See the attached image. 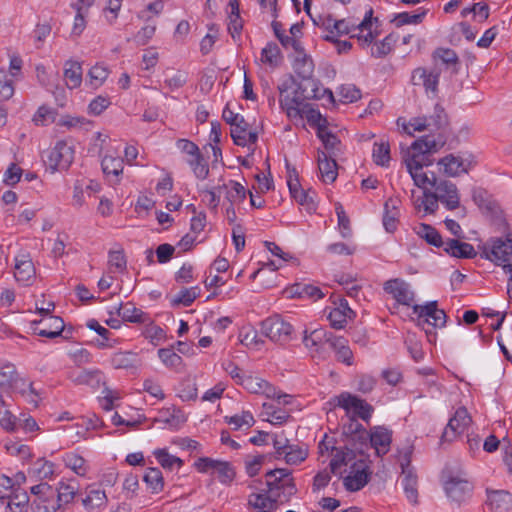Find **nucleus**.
I'll return each instance as SVG.
<instances>
[{
  "mask_svg": "<svg viewBox=\"0 0 512 512\" xmlns=\"http://www.w3.org/2000/svg\"><path fill=\"white\" fill-rule=\"evenodd\" d=\"M446 143V137L440 133L438 136L425 135L415 140L411 146L402 152V159L408 172L413 169H423L433 164L432 155L438 152Z\"/></svg>",
  "mask_w": 512,
  "mask_h": 512,
  "instance_id": "1",
  "label": "nucleus"
},
{
  "mask_svg": "<svg viewBox=\"0 0 512 512\" xmlns=\"http://www.w3.org/2000/svg\"><path fill=\"white\" fill-rule=\"evenodd\" d=\"M294 87L301 96L303 102L311 99L319 100L325 96L328 97V100L331 103L334 102L332 91L330 89L323 88L321 83L317 79L313 78V76L301 79V81L298 82L293 75H290L278 86V89L280 94H284Z\"/></svg>",
  "mask_w": 512,
  "mask_h": 512,
  "instance_id": "2",
  "label": "nucleus"
},
{
  "mask_svg": "<svg viewBox=\"0 0 512 512\" xmlns=\"http://www.w3.org/2000/svg\"><path fill=\"white\" fill-rule=\"evenodd\" d=\"M442 477L444 479V490L451 500L461 503L471 496L473 484L467 479V475L462 469L453 470L446 467L443 470Z\"/></svg>",
  "mask_w": 512,
  "mask_h": 512,
  "instance_id": "3",
  "label": "nucleus"
},
{
  "mask_svg": "<svg viewBox=\"0 0 512 512\" xmlns=\"http://www.w3.org/2000/svg\"><path fill=\"white\" fill-rule=\"evenodd\" d=\"M267 492L280 499V502L289 501L296 494L297 488L291 471L284 468H276L265 474Z\"/></svg>",
  "mask_w": 512,
  "mask_h": 512,
  "instance_id": "4",
  "label": "nucleus"
},
{
  "mask_svg": "<svg viewBox=\"0 0 512 512\" xmlns=\"http://www.w3.org/2000/svg\"><path fill=\"white\" fill-rule=\"evenodd\" d=\"M480 257L494 262L497 265L509 261L512 255V235L507 233L505 238L493 237L485 243L478 245Z\"/></svg>",
  "mask_w": 512,
  "mask_h": 512,
  "instance_id": "5",
  "label": "nucleus"
},
{
  "mask_svg": "<svg viewBox=\"0 0 512 512\" xmlns=\"http://www.w3.org/2000/svg\"><path fill=\"white\" fill-rule=\"evenodd\" d=\"M261 331L271 341L285 344L292 340L293 326L280 315H273L261 322Z\"/></svg>",
  "mask_w": 512,
  "mask_h": 512,
  "instance_id": "6",
  "label": "nucleus"
},
{
  "mask_svg": "<svg viewBox=\"0 0 512 512\" xmlns=\"http://www.w3.org/2000/svg\"><path fill=\"white\" fill-rule=\"evenodd\" d=\"M440 171L448 177H458L467 174L475 165L474 156L470 153L463 155L448 154L437 162Z\"/></svg>",
  "mask_w": 512,
  "mask_h": 512,
  "instance_id": "7",
  "label": "nucleus"
},
{
  "mask_svg": "<svg viewBox=\"0 0 512 512\" xmlns=\"http://www.w3.org/2000/svg\"><path fill=\"white\" fill-rule=\"evenodd\" d=\"M413 313L417 315V325L424 328L425 324L435 328H442L446 325L447 315L443 309L438 308L437 301L427 302L425 305H414Z\"/></svg>",
  "mask_w": 512,
  "mask_h": 512,
  "instance_id": "8",
  "label": "nucleus"
},
{
  "mask_svg": "<svg viewBox=\"0 0 512 512\" xmlns=\"http://www.w3.org/2000/svg\"><path fill=\"white\" fill-rule=\"evenodd\" d=\"M194 466L201 473H208L210 471L216 473L218 480L222 484H230L236 476L235 469L227 461L201 457L195 462Z\"/></svg>",
  "mask_w": 512,
  "mask_h": 512,
  "instance_id": "9",
  "label": "nucleus"
},
{
  "mask_svg": "<svg viewBox=\"0 0 512 512\" xmlns=\"http://www.w3.org/2000/svg\"><path fill=\"white\" fill-rule=\"evenodd\" d=\"M337 405L343 408L347 414L352 412L354 418L358 417L366 422L370 420L374 412L372 405L349 392H342L337 397Z\"/></svg>",
  "mask_w": 512,
  "mask_h": 512,
  "instance_id": "10",
  "label": "nucleus"
},
{
  "mask_svg": "<svg viewBox=\"0 0 512 512\" xmlns=\"http://www.w3.org/2000/svg\"><path fill=\"white\" fill-rule=\"evenodd\" d=\"M74 159V149L64 140L58 141L49 152L46 160L47 167L52 173L67 170Z\"/></svg>",
  "mask_w": 512,
  "mask_h": 512,
  "instance_id": "11",
  "label": "nucleus"
},
{
  "mask_svg": "<svg viewBox=\"0 0 512 512\" xmlns=\"http://www.w3.org/2000/svg\"><path fill=\"white\" fill-rule=\"evenodd\" d=\"M432 187L435 195L440 198V202L448 210H455L460 205V197L457 186L446 179H439L435 173H432Z\"/></svg>",
  "mask_w": 512,
  "mask_h": 512,
  "instance_id": "12",
  "label": "nucleus"
},
{
  "mask_svg": "<svg viewBox=\"0 0 512 512\" xmlns=\"http://www.w3.org/2000/svg\"><path fill=\"white\" fill-rule=\"evenodd\" d=\"M222 118L231 126L230 134L234 144L242 147L246 146V132L249 129L250 124L244 119V117L238 113H234L230 109L229 103H227L223 109Z\"/></svg>",
  "mask_w": 512,
  "mask_h": 512,
  "instance_id": "13",
  "label": "nucleus"
},
{
  "mask_svg": "<svg viewBox=\"0 0 512 512\" xmlns=\"http://www.w3.org/2000/svg\"><path fill=\"white\" fill-rule=\"evenodd\" d=\"M371 471L365 459H359L351 465V472L344 477L343 485L349 492L361 490L370 481Z\"/></svg>",
  "mask_w": 512,
  "mask_h": 512,
  "instance_id": "14",
  "label": "nucleus"
},
{
  "mask_svg": "<svg viewBox=\"0 0 512 512\" xmlns=\"http://www.w3.org/2000/svg\"><path fill=\"white\" fill-rule=\"evenodd\" d=\"M472 199L484 214L491 217L492 219L499 221L500 224L504 227V232L506 231L508 224L502 218V211L496 201L491 198L485 189L481 187L473 188Z\"/></svg>",
  "mask_w": 512,
  "mask_h": 512,
  "instance_id": "15",
  "label": "nucleus"
},
{
  "mask_svg": "<svg viewBox=\"0 0 512 512\" xmlns=\"http://www.w3.org/2000/svg\"><path fill=\"white\" fill-rule=\"evenodd\" d=\"M30 326L34 334L54 339L61 335L65 324L61 317L49 315L46 319L31 321Z\"/></svg>",
  "mask_w": 512,
  "mask_h": 512,
  "instance_id": "16",
  "label": "nucleus"
},
{
  "mask_svg": "<svg viewBox=\"0 0 512 512\" xmlns=\"http://www.w3.org/2000/svg\"><path fill=\"white\" fill-rule=\"evenodd\" d=\"M471 422V417L465 407L458 408L454 416L451 417L446 425L442 436L441 443L451 442L456 436L464 431Z\"/></svg>",
  "mask_w": 512,
  "mask_h": 512,
  "instance_id": "17",
  "label": "nucleus"
},
{
  "mask_svg": "<svg viewBox=\"0 0 512 512\" xmlns=\"http://www.w3.org/2000/svg\"><path fill=\"white\" fill-rule=\"evenodd\" d=\"M392 430L385 426H375L369 431V445L378 457L386 455L392 443Z\"/></svg>",
  "mask_w": 512,
  "mask_h": 512,
  "instance_id": "18",
  "label": "nucleus"
},
{
  "mask_svg": "<svg viewBox=\"0 0 512 512\" xmlns=\"http://www.w3.org/2000/svg\"><path fill=\"white\" fill-rule=\"evenodd\" d=\"M384 291L391 294L402 305L410 306L414 300V292L410 289V285L400 278L386 281Z\"/></svg>",
  "mask_w": 512,
  "mask_h": 512,
  "instance_id": "19",
  "label": "nucleus"
},
{
  "mask_svg": "<svg viewBox=\"0 0 512 512\" xmlns=\"http://www.w3.org/2000/svg\"><path fill=\"white\" fill-rule=\"evenodd\" d=\"M68 378L76 385H86L94 390L104 384V375L98 369L72 370L69 372Z\"/></svg>",
  "mask_w": 512,
  "mask_h": 512,
  "instance_id": "20",
  "label": "nucleus"
},
{
  "mask_svg": "<svg viewBox=\"0 0 512 512\" xmlns=\"http://www.w3.org/2000/svg\"><path fill=\"white\" fill-rule=\"evenodd\" d=\"M372 15L373 9L370 8L366 12L364 19L354 28V31L358 30L359 33L351 35L352 38H357L363 47L369 46L377 37V33L374 34L371 30L373 24ZM374 21L378 22V19L375 18Z\"/></svg>",
  "mask_w": 512,
  "mask_h": 512,
  "instance_id": "21",
  "label": "nucleus"
},
{
  "mask_svg": "<svg viewBox=\"0 0 512 512\" xmlns=\"http://www.w3.org/2000/svg\"><path fill=\"white\" fill-rule=\"evenodd\" d=\"M487 504L492 512H512V494L505 490L487 491Z\"/></svg>",
  "mask_w": 512,
  "mask_h": 512,
  "instance_id": "22",
  "label": "nucleus"
},
{
  "mask_svg": "<svg viewBox=\"0 0 512 512\" xmlns=\"http://www.w3.org/2000/svg\"><path fill=\"white\" fill-rule=\"evenodd\" d=\"M15 261L14 277L16 281L23 286L30 285L31 280L35 277V268L29 255L16 257Z\"/></svg>",
  "mask_w": 512,
  "mask_h": 512,
  "instance_id": "23",
  "label": "nucleus"
},
{
  "mask_svg": "<svg viewBox=\"0 0 512 512\" xmlns=\"http://www.w3.org/2000/svg\"><path fill=\"white\" fill-rule=\"evenodd\" d=\"M318 168L323 182L333 183L336 180L338 165L335 158L320 150H318Z\"/></svg>",
  "mask_w": 512,
  "mask_h": 512,
  "instance_id": "24",
  "label": "nucleus"
},
{
  "mask_svg": "<svg viewBox=\"0 0 512 512\" xmlns=\"http://www.w3.org/2000/svg\"><path fill=\"white\" fill-rule=\"evenodd\" d=\"M443 250L450 256L463 259H472L477 256L473 245L467 242H461L457 239H448L445 241Z\"/></svg>",
  "mask_w": 512,
  "mask_h": 512,
  "instance_id": "25",
  "label": "nucleus"
},
{
  "mask_svg": "<svg viewBox=\"0 0 512 512\" xmlns=\"http://www.w3.org/2000/svg\"><path fill=\"white\" fill-rule=\"evenodd\" d=\"M328 345L335 351L338 361L349 366L353 364V352L348 346L347 339L341 336L330 335Z\"/></svg>",
  "mask_w": 512,
  "mask_h": 512,
  "instance_id": "26",
  "label": "nucleus"
},
{
  "mask_svg": "<svg viewBox=\"0 0 512 512\" xmlns=\"http://www.w3.org/2000/svg\"><path fill=\"white\" fill-rule=\"evenodd\" d=\"M279 501L280 499L275 496L263 493H253L249 495L248 498L249 506L257 509L259 512H275L278 508Z\"/></svg>",
  "mask_w": 512,
  "mask_h": 512,
  "instance_id": "27",
  "label": "nucleus"
},
{
  "mask_svg": "<svg viewBox=\"0 0 512 512\" xmlns=\"http://www.w3.org/2000/svg\"><path fill=\"white\" fill-rule=\"evenodd\" d=\"M433 59L440 60L452 73L457 74L460 68V61L457 53L450 48H437L433 52Z\"/></svg>",
  "mask_w": 512,
  "mask_h": 512,
  "instance_id": "28",
  "label": "nucleus"
},
{
  "mask_svg": "<svg viewBox=\"0 0 512 512\" xmlns=\"http://www.w3.org/2000/svg\"><path fill=\"white\" fill-rule=\"evenodd\" d=\"M332 453L333 457L329 466L333 474H336L340 467L346 466L349 462L356 458L354 450L350 449L348 445L337 448Z\"/></svg>",
  "mask_w": 512,
  "mask_h": 512,
  "instance_id": "29",
  "label": "nucleus"
},
{
  "mask_svg": "<svg viewBox=\"0 0 512 512\" xmlns=\"http://www.w3.org/2000/svg\"><path fill=\"white\" fill-rule=\"evenodd\" d=\"M116 313L124 321L131 323H144L147 320V314L136 308L132 303L120 304L116 308Z\"/></svg>",
  "mask_w": 512,
  "mask_h": 512,
  "instance_id": "30",
  "label": "nucleus"
},
{
  "mask_svg": "<svg viewBox=\"0 0 512 512\" xmlns=\"http://www.w3.org/2000/svg\"><path fill=\"white\" fill-rule=\"evenodd\" d=\"M428 119V126L430 127V130H436L438 133L436 136H438L440 133H442L445 137V131L448 126V116L445 113V110L442 106L439 104H436L434 107V112L432 115L427 117ZM435 136V134H433Z\"/></svg>",
  "mask_w": 512,
  "mask_h": 512,
  "instance_id": "31",
  "label": "nucleus"
},
{
  "mask_svg": "<svg viewBox=\"0 0 512 512\" xmlns=\"http://www.w3.org/2000/svg\"><path fill=\"white\" fill-rule=\"evenodd\" d=\"M64 77L66 85L69 89H74L80 86L82 82V67L77 61H66L64 67Z\"/></svg>",
  "mask_w": 512,
  "mask_h": 512,
  "instance_id": "32",
  "label": "nucleus"
},
{
  "mask_svg": "<svg viewBox=\"0 0 512 512\" xmlns=\"http://www.w3.org/2000/svg\"><path fill=\"white\" fill-rule=\"evenodd\" d=\"M302 103L303 100L301 99V96L298 94L296 89L293 91V96H283V94H281L280 106L283 110L286 111V114L289 118L301 117L299 106Z\"/></svg>",
  "mask_w": 512,
  "mask_h": 512,
  "instance_id": "33",
  "label": "nucleus"
},
{
  "mask_svg": "<svg viewBox=\"0 0 512 512\" xmlns=\"http://www.w3.org/2000/svg\"><path fill=\"white\" fill-rule=\"evenodd\" d=\"M228 6L231 9L229 17H228L229 18L228 31L231 34L232 38L235 39L236 37L240 36V33L243 28V21L240 17L238 1L230 0L228 3Z\"/></svg>",
  "mask_w": 512,
  "mask_h": 512,
  "instance_id": "34",
  "label": "nucleus"
},
{
  "mask_svg": "<svg viewBox=\"0 0 512 512\" xmlns=\"http://www.w3.org/2000/svg\"><path fill=\"white\" fill-rule=\"evenodd\" d=\"M317 136L323 143L325 148L324 152H326L328 156L335 157L340 150L341 141L339 138L331 131H328L327 128H319Z\"/></svg>",
  "mask_w": 512,
  "mask_h": 512,
  "instance_id": "35",
  "label": "nucleus"
},
{
  "mask_svg": "<svg viewBox=\"0 0 512 512\" xmlns=\"http://www.w3.org/2000/svg\"><path fill=\"white\" fill-rule=\"evenodd\" d=\"M416 233L430 245L437 248H444L445 246V241H443L440 233L429 224L421 223L417 228Z\"/></svg>",
  "mask_w": 512,
  "mask_h": 512,
  "instance_id": "36",
  "label": "nucleus"
},
{
  "mask_svg": "<svg viewBox=\"0 0 512 512\" xmlns=\"http://www.w3.org/2000/svg\"><path fill=\"white\" fill-rule=\"evenodd\" d=\"M403 479H402V485L403 489L406 495V498L408 501L414 505L418 503V489H417V483H418V477L413 472H406L402 473Z\"/></svg>",
  "mask_w": 512,
  "mask_h": 512,
  "instance_id": "37",
  "label": "nucleus"
},
{
  "mask_svg": "<svg viewBox=\"0 0 512 512\" xmlns=\"http://www.w3.org/2000/svg\"><path fill=\"white\" fill-rule=\"evenodd\" d=\"M185 161L197 179L205 180L208 177L209 166L201 152L193 157L185 158Z\"/></svg>",
  "mask_w": 512,
  "mask_h": 512,
  "instance_id": "38",
  "label": "nucleus"
},
{
  "mask_svg": "<svg viewBox=\"0 0 512 512\" xmlns=\"http://www.w3.org/2000/svg\"><path fill=\"white\" fill-rule=\"evenodd\" d=\"M111 365L115 369H128L136 367L139 359L138 355L134 352H118L111 357Z\"/></svg>",
  "mask_w": 512,
  "mask_h": 512,
  "instance_id": "39",
  "label": "nucleus"
},
{
  "mask_svg": "<svg viewBox=\"0 0 512 512\" xmlns=\"http://www.w3.org/2000/svg\"><path fill=\"white\" fill-rule=\"evenodd\" d=\"M372 158L376 165L388 167L390 163V145L386 140L375 142L373 146Z\"/></svg>",
  "mask_w": 512,
  "mask_h": 512,
  "instance_id": "40",
  "label": "nucleus"
},
{
  "mask_svg": "<svg viewBox=\"0 0 512 512\" xmlns=\"http://www.w3.org/2000/svg\"><path fill=\"white\" fill-rule=\"evenodd\" d=\"M158 357L161 362L169 369L178 370L183 365V359L174 351V346L160 348Z\"/></svg>",
  "mask_w": 512,
  "mask_h": 512,
  "instance_id": "41",
  "label": "nucleus"
},
{
  "mask_svg": "<svg viewBox=\"0 0 512 512\" xmlns=\"http://www.w3.org/2000/svg\"><path fill=\"white\" fill-rule=\"evenodd\" d=\"M18 374L13 364H5L0 367V387L3 389L17 390Z\"/></svg>",
  "mask_w": 512,
  "mask_h": 512,
  "instance_id": "42",
  "label": "nucleus"
},
{
  "mask_svg": "<svg viewBox=\"0 0 512 512\" xmlns=\"http://www.w3.org/2000/svg\"><path fill=\"white\" fill-rule=\"evenodd\" d=\"M7 508L10 512H26L28 509L29 496L25 491L14 490L8 496Z\"/></svg>",
  "mask_w": 512,
  "mask_h": 512,
  "instance_id": "43",
  "label": "nucleus"
},
{
  "mask_svg": "<svg viewBox=\"0 0 512 512\" xmlns=\"http://www.w3.org/2000/svg\"><path fill=\"white\" fill-rule=\"evenodd\" d=\"M290 194L300 205L306 206L309 213L316 211L315 192L306 191L300 186L295 188V190H291Z\"/></svg>",
  "mask_w": 512,
  "mask_h": 512,
  "instance_id": "44",
  "label": "nucleus"
},
{
  "mask_svg": "<svg viewBox=\"0 0 512 512\" xmlns=\"http://www.w3.org/2000/svg\"><path fill=\"white\" fill-rule=\"evenodd\" d=\"M293 70L300 79L311 77L314 72L313 60L307 54L296 57L293 63Z\"/></svg>",
  "mask_w": 512,
  "mask_h": 512,
  "instance_id": "45",
  "label": "nucleus"
},
{
  "mask_svg": "<svg viewBox=\"0 0 512 512\" xmlns=\"http://www.w3.org/2000/svg\"><path fill=\"white\" fill-rule=\"evenodd\" d=\"M143 480L153 493H159L163 490L164 479L162 472L158 468H148L143 476Z\"/></svg>",
  "mask_w": 512,
  "mask_h": 512,
  "instance_id": "46",
  "label": "nucleus"
},
{
  "mask_svg": "<svg viewBox=\"0 0 512 512\" xmlns=\"http://www.w3.org/2000/svg\"><path fill=\"white\" fill-rule=\"evenodd\" d=\"M282 456H284L287 464L298 465L307 458L308 449L305 446L290 444Z\"/></svg>",
  "mask_w": 512,
  "mask_h": 512,
  "instance_id": "47",
  "label": "nucleus"
},
{
  "mask_svg": "<svg viewBox=\"0 0 512 512\" xmlns=\"http://www.w3.org/2000/svg\"><path fill=\"white\" fill-rule=\"evenodd\" d=\"M107 496L105 491L100 489H90L83 499L82 503L87 510H94L105 506Z\"/></svg>",
  "mask_w": 512,
  "mask_h": 512,
  "instance_id": "48",
  "label": "nucleus"
},
{
  "mask_svg": "<svg viewBox=\"0 0 512 512\" xmlns=\"http://www.w3.org/2000/svg\"><path fill=\"white\" fill-rule=\"evenodd\" d=\"M350 449L354 450L355 456L357 454L364 455V450L369 445V432L366 429L361 430L359 433L345 440Z\"/></svg>",
  "mask_w": 512,
  "mask_h": 512,
  "instance_id": "49",
  "label": "nucleus"
},
{
  "mask_svg": "<svg viewBox=\"0 0 512 512\" xmlns=\"http://www.w3.org/2000/svg\"><path fill=\"white\" fill-rule=\"evenodd\" d=\"M108 266L112 272L124 273L127 270V259L122 249L108 253Z\"/></svg>",
  "mask_w": 512,
  "mask_h": 512,
  "instance_id": "50",
  "label": "nucleus"
},
{
  "mask_svg": "<svg viewBox=\"0 0 512 512\" xmlns=\"http://www.w3.org/2000/svg\"><path fill=\"white\" fill-rule=\"evenodd\" d=\"M261 61L271 67H277L281 62L280 49L274 42H269L261 52Z\"/></svg>",
  "mask_w": 512,
  "mask_h": 512,
  "instance_id": "51",
  "label": "nucleus"
},
{
  "mask_svg": "<svg viewBox=\"0 0 512 512\" xmlns=\"http://www.w3.org/2000/svg\"><path fill=\"white\" fill-rule=\"evenodd\" d=\"M418 13L410 14L408 12H402L395 15L393 22L397 27H401L403 25L408 24H419L423 21L425 15L427 14V10L420 8Z\"/></svg>",
  "mask_w": 512,
  "mask_h": 512,
  "instance_id": "52",
  "label": "nucleus"
},
{
  "mask_svg": "<svg viewBox=\"0 0 512 512\" xmlns=\"http://www.w3.org/2000/svg\"><path fill=\"white\" fill-rule=\"evenodd\" d=\"M101 166L106 176L113 175L118 177L123 171V160L119 157L105 156Z\"/></svg>",
  "mask_w": 512,
  "mask_h": 512,
  "instance_id": "53",
  "label": "nucleus"
},
{
  "mask_svg": "<svg viewBox=\"0 0 512 512\" xmlns=\"http://www.w3.org/2000/svg\"><path fill=\"white\" fill-rule=\"evenodd\" d=\"M55 491L57 492V503H55V506H59V508L63 504L72 502L76 495V488L64 482H60Z\"/></svg>",
  "mask_w": 512,
  "mask_h": 512,
  "instance_id": "54",
  "label": "nucleus"
},
{
  "mask_svg": "<svg viewBox=\"0 0 512 512\" xmlns=\"http://www.w3.org/2000/svg\"><path fill=\"white\" fill-rule=\"evenodd\" d=\"M224 420L227 424L233 425L234 430H238L243 426L250 428L255 423L254 417L249 411H243L241 415L226 416Z\"/></svg>",
  "mask_w": 512,
  "mask_h": 512,
  "instance_id": "55",
  "label": "nucleus"
},
{
  "mask_svg": "<svg viewBox=\"0 0 512 512\" xmlns=\"http://www.w3.org/2000/svg\"><path fill=\"white\" fill-rule=\"evenodd\" d=\"M30 473L39 479H46L54 474V464L44 459H38L30 469Z\"/></svg>",
  "mask_w": 512,
  "mask_h": 512,
  "instance_id": "56",
  "label": "nucleus"
},
{
  "mask_svg": "<svg viewBox=\"0 0 512 512\" xmlns=\"http://www.w3.org/2000/svg\"><path fill=\"white\" fill-rule=\"evenodd\" d=\"M63 461L66 465V467L73 470L76 474L83 476L86 473V467H85V459L75 453H67L63 457Z\"/></svg>",
  "mask_w": 512,
  "mask_h": 512,
  "instance_id": "57",
  "label": "nucleus"
},
{
  "mask_svg": "<svg viewBox=\"0 0 512 512\" xmlns=\"http://www.w3.org/2000/svg\"><path fill=\"white\" fill-rule=\"evenodd\" d=\"M154 456L164 469L172 470L175 464H177L179 467L183 465V461L180 458L170 455L166 449L155 450Z\"/></svg>",
  "mask_w": 512,
  "mask_h": 512,
  "instance_id": "58",
  "label": "nucleus"
},
{
  "mask_svg": "<svg viewBox=\"0 0 512 512\" xmlns=\"http://www.w3.org/2000/svg\"><path fill=\"white\" fill-rule=\"evenodd\" d=\"M335 211L338 218V227L343 238H349L352 235L349 217L346 215L343 206L340 203L335 205Z\"/></svg>",
  "mask_w": 512,
  "mask_h": 512,
  "instance_id": "59",
  "label": "nucleus"
},
{
  "mask_svg": "<svg viewBox=\"0 0 512 512\" xmlns=\"http://www.w3.org/2000/svg\"><path fill=\"white\" fill-rule=\"evenodd\" d=\"M330 335L334 334L324 329H315L310 333V335H307V331H305L303 343L306 347H310L309 340H312L313 346H319L323 342L328 344V339Z\"/></svg>",
  "mask_w": 512,
  "mask_h": 512,
  "instance_id": "60",
  "label": "nucleus"
},
{
  "mask_svg": "<svg viewBox=\"0 0 512 512\" xmlns=\"http://www.w3.org/2000/svg\"><path fill=\"white\" fill-rule=\"evenodd\" d=\"M399 452V462L402 473L413 472L415 471L414 467L411 465L412 455L414 452V446L411 443H408L405 447H403Z\"/></svg>",
  "mask_w": 512,
  "mask_h": 512,
  "instance_id": "61",
  "label": "nucleus"
},
{
  "mask_svg": "<svg viewBox=\"0 0 512 512\" xmlns=\"http://www.w3.org/2000/svg\"><path fill=\"white\" fill-rule=\"evenodd\" d=\"M198 293H199L198 287L184 288L179 292L178 296L173 299L172 304L173 305L182 304L183 306L188 307L197 298Z\"/></svg>",
  "mask_w": 512,
  "mask_h": 512,
  "instance_id": "62",
  "label": "nucleus"
},
{
  "mask_svg": "<svg viewBox=\"0 0 512 512\" xmlns=\"http://www.w3.org/2000/svg\"><path fill=\"white\" fill-rule=\"evenodd\" d=\"M240 385L250 393L260 394L263 388L266 387V381L252 375H245V377L241 379Z\"/></svg>",
  "mask_w": 512,
  "mask_h": 512,
  "instance_id": "63",
  "label": "nucleus"
},
{
  "mask_svg": "<svg viewBox=\"0 0 512 512\" xmlns=\"http://www.w3.org/2000/svg\"><path fill=\"white\" fill-rule=\"evenodd\" d=\"M109 71L107 68L101 66V65H95L93 66L88 73L90 84L97 88L100 85L103 84V82L108 77Z\"/></svg>",
  "mask_w": 512,
  "mask_h": 512,
  "instance_id": "64",
  "label": "nucleus"
}]
</instances>
